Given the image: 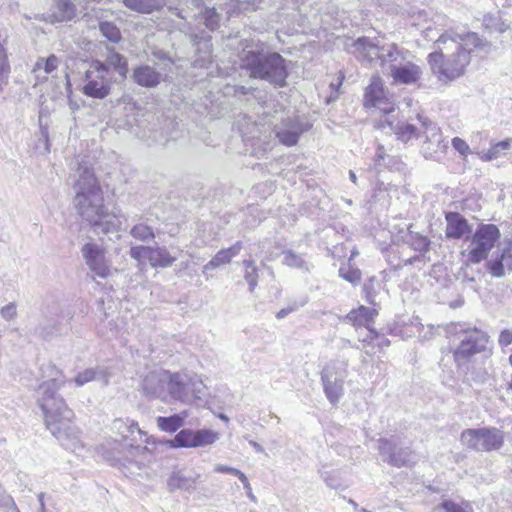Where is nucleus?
Wrapping results in <instances>:
<instances>
[{
    "label": "nucleus",
    "instance_id": "obj_1",
    "mask_svg": "<svg viewBox=\"0 0 512 512\" xmlns=\"http://www.w3.org/2000/svg\"><path fill=\"white\" fill-rule=\"evenodd\" d=\"M45 380L37 389V404L44 415L46 428L68 450L81 447L79 431L73 425L74 413L58 390L66 383L65 375L53 363H44L40 367Z\"/></svg>",
    "mask_w": 512,
    "mask_h": 512
},
{
    "label": "nucleus",
    "instance_id": "obj_2",
    "mask_svg": "<svg viewBox=\"0 0 512 512\" xmlns=\"http://www.w3.org/2000/svg\"><path fill=\"white\" fill-rule=\"evenodd\" d=\"M77 175L73 203L79 216L98 234L116 232L121 222L116 214L106 209L102 188L91 165L87 161H81L78 164Z\"/></svg>",
    "mask_w": 512,
    "mask_h": 512
},
{
    "label": "nucleus",
    "instance_id": "obj_3",
    "mask_svg": "<svg viewBox=\"0 0 512 512\" xmlns=\"http://www.w3.org/2000/svg\"><path fill=\"white\" fill-rule=\"evenodd\" d=\"M352 53L362 62L379 66L397 84H415L421 77V68L407 60L408 51L394 43H384L378 38L359 37L352 44Z\"/></svg>",
    "mask_w": 512,
    "mask_h": 512
},
{
    "label": "nucleus",
    "instance_id": "obj_4",
    "mask_svg": "<svg viewBox=\"0 0 512 512\" xmlns=\"http://www.w3.org/2000/svg\"><path fill=\"white\" fill-rule=\"evenodd\" d=\"M239 46L240 68L249 78L266 81L276 88L287 85L288 65L281 54L268 51L266 43L255 38L242 39Z\"/></svg>",
    "mask_w": 512,
    "mask_h": 512
},
{
    "label": "nucleus",
    "instance_id": "obj_5",
    "mask_svg": "<svg viewBox=\"0 0 512 512\" xmlns=\"http://www.w3.org/2000/svg\"><path fill=\"white\" fill-rule=\"evenodd\" d=\"M187 9L169 6V11L177 17L187 20L194 19L197 24H203L209 31L200 30L198 26L189 25L186 37L194 48L192 65L195 68H208L212 63V36L210 32L220 26L221 15L215 8L205 6L204 0H185Z\"/></svg>",
    "mask_w": 512,
    "mask_h": 512
},
{
    "label": "nucleus",
    "instance_id": "obj_6",
    "mask_svg": "<svg viewBox=\"0 0 512 512\" xmlns=\"http://www.w3.org/2000/svg\"><path fill=\"white\" fill-rule=\"evenodd\" d=\"M435 44L438 50L427 57L432 73L440 80L450 81L463 75L471 60L469 51L447 33L440 35Z\"/></svg>",
    "mask_w": 512,
    "mask_h": 512
},
{
    "label": "nucleus",
    "instance_id": "obj_7",
    "mask_svg": "<svg viewBox=\"0 0 512 512\" xmlns=\"http://www.w3.org/2000/svg\"><path fill=\"white\" fill-rule=\"evenodd\" d=\"M460 342L453 352V358L458 368L466 367L472 358L481 354L488 358L492 350L488 348L489 336L477 328H471L460 334Z\"/></svg>",
    "mask_w": 512,
    "mask_h": 512
},
{
    "label": "nucleus",
    "instance_id": "obj_8",
    "mask_svg": "<svg viewBox=\"0 0 512 512\" xmlns=\"http://www.w3.org/2000/svg\"><path fill=\"white\" fill-rule=\"evenodd\" d=\"M113 86L109 68L100 60H92L82 79V93L90 98L104 99Z\"/></svg>",
    "mask_w": 512,
    "mask_h": 512
},
{
    "label": "nucleus",
    "instance_id": "obj_9",
    "mask_svg": "<svg viewBox=\"0 0 512 512\" xmlns=\"http://www.w3.org/2000/svg\"><path fill=\"white\" fill-rule=\"evenodd\" d=\"M500 237L501 233L496 225L479 224L470 239L467 261L479 264L486 260Z\"/></svg>",
    "mask_w": 512,
    "mask_h": 512
},
{
    "label": "nucleus",
    "instance_id": "obj_10",
    "mask_svg": "<svg viewBox=\"0 0 512 512\" xmlns=\"http://www.w3.org/2000/svg\"><path fill=\"white\" fill-rule=\"evenodd\" d=\"M460 440L467 448L478 452L497 451L504 445V433L495 427L465 429Z\"/></svg>",
    "mask_w": 512,
    "mask_h": 512
},
{
    "label": "nucleus",
    "instance_id": "obj_11",
    "mask_svg": "<svg viewBox=\"0 0 512 512\" xmlns=\"http://www.w3.org/2000/svg\"><path fill=\"white\" fill-rule=\"evenodd\" d=\"M378 451L383 460L393 467H410L417 462L416 453L409 447H399L394 437L380 438Z\"/></svg>",
    "mask_w": 512,
    "mask_h": 512
},
{
    "label": "nucleus",
    "instance_id": "obj_12",
    "mask_svg": "<svg viewBox=\"0 0 512 512\" xmlns=\"http://www.w3.org/2000/svg\"><path fill=\"white\" fill-rule=\"evenodd\" d=\"M346 378L345 367L331 363L323 368L321 372V381L323 390L328 401L335 405L344 394V380Z\"/></svg>",
    "mask_w": 512,
    "mask_h": 512
},
{
    "label": "nucleus",
    "instance_id": "obj_13",
    "mask_svg": "<svg viewBox=\"0 0 512 512\" xmlns=\"http://www.w3.org/2000/svg\"><path fill=\"white\" fill-rule=\"evenodd\" d=\"M485 269L492 278H503L512 271V240L499 243L491 257L486 259Z\"/></svg>",
    "mask_w": 512,
    "mask_h": 512
},
{
    "label": "nucleus",
    "instance_id": "obj_14",
    "mask_svg": "<svg viewBox=\"0 0 512 512\" xmlns=\"http://www.w3.org/2000/svg\"><path fill=\"white\" fill-rule=\"evenodd\" d=\"M418 120L421 123L425 140L421 146V153L426 159L435 158L439 152H444L448 145L444 142L440 128L431 120L421 115H418Z\"/></svg>",
    "mask_w": 512,
    "mask_h": 512
},
{
    "label": "nucleus",
    "instance_id": "obj_15",
    "mask_svg": "<svg viewBox=\"0 0 512 512\" xmlns=\"http://www.w3.org/2000/svg\"><path fill=\"white\" fill-rule=\"evenodd\" d=\"M307 127L294 117H281L280 121L274 124L273 131L279 142L285 146H294L298 143L300 135Z\"/></svg>",
    "mask_w": 512,
    "mask_h": 512
},
{
    "label": "nucleus",
    "instance_id": "obj_16",
    "mask_svg": "<svg viewBox=\"0 0 512 512\" xmlns=\"http://www.w3.org/2000/svg\"><path fill=\"white\" fill-rule=\"evenodd\" d=\"M168 379V370L159 369L149 372L142 380V393L149 398L166 401Z\"/></svg>",
    "mask_w": 512,
    "mask_h": 512
},
{
    "label": "nucleus",
    "instance_id": "obj_17",
    "mask_svg": "<svg viewBox=\"0 0 512 512\" xmlns=\"http://www.w3.org/2000/svg\"><path fill=\"white\" fill-rule=\"evenodd\" d=\"M82 254L90 270L100 278H106L110 268L105 261V255L99 245L86 243L82 247Z\"/></svg>",
    "mask_w": 512,
    "mask_h": 512
},
{
    "label": "nucleus",
    "instance_id": "obj_18",
    "mask_svg": "<svg viewBox=\"0 0 512 512\" xmlns=\"http://www.w3.org/2000/svg\"><path fill=\"white\" fill-rule=\"evenodd\" d=\"M111 429L120 436L121 441L126 446L136 449L140 448V445L137 444V436L141 437L143 433L136 421L129 418H116L112 422Z\"/></svg>",
    "mask_w": 512,
    "mask_h": 512
},
{
    "label": "nucleus",
    "instance_id": "obj_19",
    "mask_svg": "<svg viewBox=\"0 0 512 512\" xmlns=\"http://www.w3.org/2000/svg\"><path fill=\"white\" fill-rule=\"evenodd\" d=\"M365 106L376 107L385 114L394 111V106L385 100L384 89L379 77H374L365 90Z\"/></svg>",
    "mask_w": 512,
    "mask_h": 512
},
{
    "label": "nucleus",
    "instance_id": "obj_20",
    "mask_svg": "<svg viewBox=\"0 0 512 512\" xmlns=\"http://www.w3.org/2000/svg\"><path fill=\"white\" fill-rule=\"evenodd\" d=\"M167 398L188 403L189 375L184 372L168 371Z\"/></svg>",
    "mask_w": 512,
    "mask_h": 512
},
{
    "label": "nucleus",
    "instance_id": "obj_21",
    "mask_svg": "<svg viewBox=\"0 0 512 512\" xmlns=\"http://www.w3.org/2000/svg\"><path fill=\"white\" fill-rule=\"evenodd\" d=\"M445 234L448 239H460L464 235L471 233V225L467 219L458 212L446 213Z\"/></svg>",
    "mask_w": 512,
    "mask_h": 512
},
{
    "label": "nucleus",
    "instance_id": "obj_22",
    "mask_svg": "<svg viewBox=\"0 0 512 512\" xmlns=\"http://www.w3.org/2000/svg\"><path fill=\"white\" fill-rule=\"evenodd\" d=\"M132 79L139 86L153 88L160 84L162 75L149 65H140L133 70Z\"/></svg>",
    "mask_w": 512,
    "mask_h": 512
},
{
    "label": "nucleus",
    "instance_id": "obj_23",
    "mask_svg": "<svg viewBox=\"0 0 512 512\" xmlns=\"http://www.w3.org/2000/svg\"><path fill=\"white\" fill-rule=\"evenodd\" d=\"M385 125H387L390 130L395 133L397 138L404 143L419 137V129L415 125L408 122L394 123V121L385 119L384 121H381V127L385 128Z\"/></svg>",
    "mask_w": 512,
    "mask_h": 512
},
{
    "label": "nucleus",
    "instance_id": "obj_24",
    "mask_svg": "<svg viewBox=\"0 0 512 512\" xmlns=\"http://www.w3.org/2000/svg\"><path fill=\"white\" fill-rule=\"evenodd\" d=\"M377 314L378 312L375 308L360 306L358 309L350 311L346 318L354 326L365 327L369 331V329H373L371 325Z\"/></svg>",
    "mask_w": 512,
    "mask_h": 512
},
{
    "label": "nucleus",
    "instance_id": "obj_25",
    "mask_svg": "<svg viewBox=\"0 0 512 512\" xmlns=\"http://www.w3.org/2000/svg\"><path fill=\"white\" fill-rule=\"evenodd\" d=\"M241 249L242 243L237 241L231 247L218 251L216 255L203 266V273L205 274L209 270L230 263L231 260L240 253Z\"/></svg>",
    "mask_w": 512,
    "mask_h": 512
},
{
    "label": "nucleus",
    "instance_id": "obj_26",
    "mask_svg": "<svg viewBox=\"0 0 512 512\" xmlns=\"http://www.w3.org/2000/svg\"><path fill=\"white\" fill-rule=\"evenodd\" d=\"M54 12L51 22H68L76 16V6L70 0H53Z\"/></svg>",
    "mask_w": 512,
    "mask_h": 512
},
{
    "label": "nucleus",
    "instance_id": "obj_27",
    "mask_svg": "<svg viewBox=\"0 0 512 512\" xmlns=\"http://www.w3.org/2000/svg\"><path fill=\"white\" fill-rule=\"evenodd\" d=\"M459 38L458 44L465 47L467 51H469V54L473 49L480 50L485 53H489L492 47V44L487 41L486 39H482L479 37V35L475 32H468L465 35H457Z\"/></svg>",
    "mask_w": 512,
    "mask_h": 512
},
{
    "label": "nucleus",
    "instance_id": "obj_28",
    "mask_svg": "<svg viewBox=\"0 0 512 512\" xmlns=\"http://www.w3.org/2000/svg\"><path fill=\"white\" fill-rule=\"evenodd\" d=\"M103 380L105 384L108 383V374L103 367L87 368L79 372L73 379L76 386L81 387L93 380Z\"/></svg>",
    "mask_w": 512,
    "mask_h": 512
},
{
    "label": "nucleus",
    "instance_id": "obj_29",
    "mask_svg": "<svg viewBox=\"0 0 512 512\" xmlns=\"http://www.w3.org/2000/svg\"><path fill=\"white\" fill-rule=\"evenodd\" d=\"M176 258L172 256L166 247L152 246L150 252V265L154 268L170 267Z\"/></svg>",
    "mask_w": 512,
    "mask_h": 512
},
{
    "label": "nucleus",
    "instance_id": "obj_30",
    "mask_svg": "<svg viewBox=\"0 0 512 512\" xmlns=\"http://www.w3.org/2000/svg\"><path fill=\"white\" fill-rule=\"evenodd\" d=\"M282 263L290 268L301 270L303 273H310L313 265L306 261L301 254L291 249L282 252Z\"/></svg>",
    "mask_w": 512,
    "mask_h": 512
},
{
    "label": "nucleus",
    "instance_id": "obj_31",
    "mask_svg": "<svg viewBox=\"0 0 512 512\" xmlns=\"http://www.w3.org/2000/svg\"><path fill=\"white\" fill-rule=\"evenodd\" d=\"M199 477V474L195 476H185L180 471L173 472L167 480V485L171 491L176 489L190 490L194 488L196 480Z\"/></svg>",
    "mask_w": 512,
    "mask_h": 512
},
{
    "label": "nucleus",
    "instance_id": "obj_32",
    "mask_svg": "<svg viewBox=\"0 0 512 512\" xmlns=\"http://www.w3.org/2000/svg\"><path fill=\"white\" fill-rule=\"evenodd\" d=\"M108 55L106 57V65L112 67L120 76L125 77L128 72V62L126 58L116 52L114 48H107Z\"/></svg>",
    "mask_w": 512,
    "mask_h": 512
},
{
    "label": "nucleus",
    "instance_id": "obj_33",
    "mask_svg": "<svg viewBox=\"0 0 512 512\" xmlns=\"http://www.w3.org/2000/svg\"><path fill=\"white\" fill-rule=\"evenodd\" d=\"M185 416L174 414L168 417L159 416L156 419L158 428L161 431L174 433L184 424Z\"/></svg>",
    "mask_w": 512,
    "mask_h": 512
},
{
    "label": "nucleus",
    "instance_id": "obj_34",
    "mask_svg": "<svg viewBox=\"0 0 512 512\" xmlns=\"http://www.w3.org/2000/svg\"><path fill=\"white\" fill-rule=\"evenodd\" d=\"M129 233L137 241L145 243L150 242L155 238L153 228L144 222H140L132 226Z\"/></svg>",
    "mask_w": 512,
    "mask_h": 512
},
{
    "label": "nucleus",
    "instance_id": "obj_35",
    "mask_svg": "<svg viewBox=\"0 0 512 512\" xmlns=\"http://www.w3.org/2000/svg\"><path fill=\"white\" fill-rule=\"evenodd\" d=\"M195 436L194 430L192 429H182L171 441L172 447H185V448H194Z\"/></svg>",
    "mask_w": 512,
    "mask_h": 512
},
{
    "label": "nucleus",
    "instance_id": "obj_36",
    "mask_svg": "<svg viewBox=\"0 0 512 512\" xmlns=\"http://www.w3.org/2000/svg\"><path fill=\"white\" fill-rule=\"evenodd\" d=\"M194 436V448L210 445L218 440V433L211 429L194 430Z\"/></svg>",
    "mask_w": 512,
    "mask_h": 512
},
{
    "label": "nucleus",
    "instance_id": "obj_37",
    "mask_svg": "<svg viewBox=\"0 0 512 512\" xmlns=\"http://www.w3.org/2000/svg\"><path fill=\"white\" fill-rule=\"evenodd\" d=\"M407 243L410 244L412 249L418 252H427L430 247V240L418 232L410 231L407 235Z\"/></svg>",
    "mask_w": 512,
    "mask_h": 512
},
{
    "label": "nucleus",
    "instance_id": "obj_38",
    "mask_svg": "<svg viewBox=\"0 0 512 512\" xmlns=\"http://www.w3.org/2000/svg\"><path fill=\"white\" fill-rule=\"evenodd\" d=\"M99 30L112 43H118L122 39L120 29L112 22L101 21L99 23Z\"/></svg>",
    "mask_w": 512,
    "mask_h": 512
},
{
    "label": "nucleus",
    "instance_id": "obj_39",
    "mask_svg": "<svg viewBox=\"0 0 512 512\" xmlns=\"http://www.w3.org/2000/svg\"><path fill=\"white\" fill-rule=\"evenodd\" d=\"M63 331V327L60 323L54 322L53 324L47 320L45 323H41L36 329V334L45 340L52 339L55 335L60 334Z\"/></svg>",
    "mask_w": 512,
    "mask_h": 512
},
{
    "label": "nucleus",
    "instance_id": "obj_40",
    "mask_svg": "<svg viewBox=\"0 0 512 512\" xmlns=\"http://www.w3.org/2000/svg\"><path fill=\"white\" fill-rule=\"evenodd\" d=\"M10 74V64L6 48L0 43V91L7 85Z\"/></svg>",
    "mask_w": 512,
    "mask_h": 512
},
{
    "label": "nucleus",
    "instance_id": "obj_41",
    "mask_svg": "<svg viewBox=\"0 0 512 512\" xmlns=\"http://www.w3.org/2000/svg\"><path fill=\"white\" fill-rule=\"evenodd\" d=\"M206 386L197 377L189 376L188 402L191 398L201 400L205 396Z\"/></svg>",
    "mask_w": 512,
    "mask_h": 512
},
{
    "label": "nucleus",
    "instance_id": "obj_42",
    "mask_svg": "<svg viewBox=\"0 0 512 512\" xmlns=\"http://www.w3.org/2000/svg\"><path fill=\"white\" fill-rule=\"evenodd\" d=\"M59 65V59L56 55L51 54L47 58H39L34 66V71L44 70L45 74H51Z\"/></svg>",
    "mask_w": 512,
    "mask_h": 512
},
{
    "label": "nucleus",
    "instance_id": "obj_43",
    "mask_svg": "<svg viewBox=\"0 0 512 512\" xmlns=\"http://www.w3.org/2000/svg\"><path fill=\"white\" fill-rule=\"evenodd\" d=\"M512 146V138L497 142L484 154L483 159L491 161L500 156L502 151L509 150Z\"/></svg>",
    "mask_w": 512,
    "mask_h": 512
},
{
    "label": "nucleus",
    "instance_id": "obj_44",
    "mask_svg": "<svg viewBox=\"0 0 512 512\" xmlns=\"http://www.w3.org/2000/svg\"><path fill=\"white\" fill-rule=\"evenodd\" d=\"M379 288V281L376 277L369 278L363 285V293L365 300L375 306L376 305V294Z\"/></svg>",
    "mask_w": 512,
    "mask_h": 512
},
{
    "label": "nucleus",
    "instance_id": "obj_45",
    "mask_svg": "<svg viewBox=\"0 0 512 512\" xmlns=\"http://www.w3.org/2000/svg\"><path fill=\"white\" fill-rule=\"evenodd\" d=\"M338 273L339 277L353 285H357L361 281V271L358 268H353L349 265L341 266Z\"/></svg>",
    "mask_w": 512,
    "mask_h": 512
},
{
    "label": "nucleus",
    "instance_id": "obj_46",
    "mask_svg": "<svg viewBox=\"0 0 512 512\" xmlns=\"http://www.w3.org/2000/svg\"><path fill=\"white\" fill-rule=\"evenodd\" d=\"M463 504L465 507L452 500H444L439 507L444 509L445 512H473V508L469 502Z\"/></svg>",
    "mask_w": 512,
    "mask_h": 512
},
{
    "label": "nucleus",
    "instance_id": "obj_47",
    "mask_svg": "<svg viewBox=\"0 0 512 512\" xmlns=\"http://www.w3.org/2000/svg\"><path fill=\"white\" fill-rule=\"evenodd\" d=\"M152 246H144V245H137L132 246L129 251V255L131 258L142 261L144 259H147L150 261V252H151Z\"/></svg>",
    "mask_w": 512,
    "mask_h": 512
},
{
    "label": "nucleus",
    "instance_id": "obj_48",
    "mask_svg": "<svg viewBox=\"0 0 512 512\" xmlns=\"http://www.w3.org/2000/svg\"><path fill=\"white\" fill-rule=\"evenodd\" d=\"M362 341H377V346H379L380 348L388 347L390 345V340L385 336H381L375 329H369L367 336L364 337Z\"/></svg>",
    "mask_w": 512,
    "mask_h": 512
},
{
    "label": "nucleus",
    "instance_id": "obj_49",
    "mask_svg": "<svg viewBox=\"0 0 512 512\" xmlns=\"http://www.w3.org/2000/svg\"><path fill=\"white\" fill-rule=\"evenodd\" d=\"M320 477L326 483V485L332 489H338L341 487L337 474L333 471L320 470Z\"/></svg>",
    "mask_w": 512,
    "mask_h": 512
},
{
    "label": "nucleus",
    "instance_id": "obj_50",
    "mask_svg": "<svg viewBox=\"0 0 512 512\" xmlns=\"http://www.w3.org/2000/svg\"><path fill=\"white\" fill-rule=\"evenodd\" d=\"M258 268H253L251 270H246L244 273V279L249 285V291L253 292L258 285Z\"/></svg>",
    "mask_w": 512,
    "mask_h": 512
},
{
    "label": "nucleus",
    "instance_id": "obj_51",
    "mask_svg": "<svg viewBox=\"0 0 512 512\" xmlns=\"http://www.w3.org/2000/svg\"><path fill=\"white\" fill-rule=\"evenodd\" d=\"M239 4V9L244 11H254L262 8L264 0H235Z\"/></svg>",
    "mask_w": 512,
    "mask_h": 512
},
{
    "label": "nucleus",
    "instance_id": "obj_52",
    "mask_svg": "<svg viewBox=\"0 0 512 512\" xmlns=\"http://www.w3.org/2000/svg\"><path fill=\"white\" fill-rule=\"evenodd\" d=\"M451 143L453 148L463 156H465L470 150L469 145L459 137H454Z\"/></svg>",
    "mask_w": 512,
    "mask_h": 512
},
{
    "label": "nucleus",
    "instance_id": "obj_53",
    "mask_svg": "<svg viewBox=\"0 0 512 512\" xmlns=\"http://www.w3.org/2000/svg\"><path fill=\"white\" fill-rule=\"evenodd\" d=\"M142 137L146 139L149 145L153 143L164 145L167 142V139L163 136L162 132L158 131L151 132L149 136L143 135Z\"/></svg>",
    "mask_w": 512,
    "mask_h": 512
},
{
    "label": "nucleus",
    "instance_id": "obj_54",
    "mask_svg": "<svg viewBox=\"0 0 512 512\" xmlns=\"http://www.w3.org/2000/svg\"><path fill=\"white\" fill-rule=\"evenodd\" d=\"M0 314L5 320H11L15 318L17 314L16 305L14 303L7 304L1 308Z\"/></svg>",
    "mask_w": 512,
    "mask_h": 512
},
{
    "label": "nucleus",
    "instance_id": "obj_55",
    "mask_svg": "<svg viewBox=\"0 0 512 512\" xmlns=\"http://www.w3.org/2000/svg\"><path fill=\"white\" fill-rule=\"evenodd\" d=\"M215 471L218 472V473H227V474H232L238 478L241 477V474H244L242 471H240L239 469H236L234 467H230V466H227V465H222V464H218L215 466Z\"/></svg>",
    "mask_w": 512,
    "mask_h": 512
},
{
    "label": "nucleus",
    "instance_id": "obj_56",
    "mask_svg": "<svg viewBox=\"0 0 512 512\" xmlns=\"http://www.w3.org/2000/svg\"><path fill=\"white\" fill-rule=\"evenodd\" d=\"M386 156H387V154L385 153L384 147L381 145L378 146L376 154H375V159H374L376 168L386 166V163H385Z\"/></svg>",
    "mask_w": 512,
    "mask_h": 512
},
{
    "label": "nucleus",
    "instance_id": "obj_57",
    "mask_svg": "<svg viewBox=\"0 0 512 512\" xmlns=\"http://www.w3.org/2000/svg\"><path fill=\"white\" fill-rule=\"evenodd\" d=\"M499 344L502 347H506L512 343V330H502L499 335Z\"/></svg>",
    "mask_w": 512,
    "mask_h": 512
},
{
    "label": "nucleus",
    "instance_id": "obj_58",
    "mask_svg": "<svg viewBox=\"0 0 512 512\" xmlns=\"http://www.w3.org/2000/svg\"><path fill=\"white\" fill-rule=\"evenodd\" d=\"M239 480L242 482V484H243V486H244V488L246 490L247 497L251 501L256 503L257 502V498H256V496L252 492V488L250 486V483H249L248 478L246 477V475L245 474H241V477L239 478Z\"/></svg>",
    "mask_w": 512,
    "mask_h": 512
},
{
    "label": "nucleus",
    "instance_id": "obj_59",
    "mask_svg": "<svg viewBox=\"0 0 512 512\" xmlns=\"http://www.w3.org/2000/svg\"><path fill=\"white\" fill-rule=\"evenodd\" d=\"M255 89L252 87H246V86H235L234 87V94L235 95H247L254 91Z\"/></svg>",
    "mask_w": 512,
    "mask_h": 512
},
{
    "label": "nucleus",
    "instance_id": "obj_60",
    "mask_svg": "<svg viewBox=\"0 0 512 512\" xmlns=\"http://www.w3.org/2000/svg\"><path fill=\"white\" fill-rule=\"evenodd\" d=\"M44 497H45V493L44 492H40L37 495V500H38V503H39L38 512H47L46 511V507H45Z\"/></svg>",
    "mask_w": 512,
    "mask_h": 512
},
{
    "label": "nucleus",
    "instance_id": "obj_61",
    "mask_svg": "<svg viewBox=\"0 0 512 512\" xmlns=\"http://www.w3.org/2000/svg\"><path fill=\"white\" fill-rule=\"evenodd\" d=\"M242 264H243V266L245 268V271L246 270H251V269L257 267L256 264H255V261L252 260V259H245V260H243Z\"/></svg>",
    "mask_w": 512,
    "mask_h": 512
},
{
    "label": "nucleus",
    "instance_id": "obj_62",
    "mask_svg": "<svg viewBox=\"0 0 512 512\" xmlns=\"http://www.w3.org/2000/svg\"><path fill=\"white\" fill-rule=\"evenodd\" d=\"M249 444L254 448V450L257 452V453H264V448L262 445H260L259 443H257L256 441L254 440H250L249 441Z\"/></svg>",
    "mask_w": 512,
    "mask_h": 512
},
{
    "label": "nucleus",
    "instance_id": "obj_63",
    "mask_svg": "<svg viewBox=\"0 0 512 512\" xmlns=\"http://www.w3.org/2000/svg\"><path fill=\"white\" fill-rule=\"evenodd\" d=\"M488 376V373L486 371H481L477 374V376L474 378L477 382H484Z\"/></svg>",
    "mask_w": 512,
    "mask_h": 512
},
{
    "label": "nucleus",
    "instance_id": "obj_64",
    "mask_svg": "<svg viewBox=\"0 0 512 512\" xmlns=\"http://www.w3.org/2000/svg\"><path fill=\"white\" fill-rule=\"evenodd\" d=\"M292 310L291 309H281L280 311L277 312L276 314V317L278 319H282L284 317H286Z\"/></svg>",
    "mask_w": 512,
    "mask_h": 512
}]
</instances>
